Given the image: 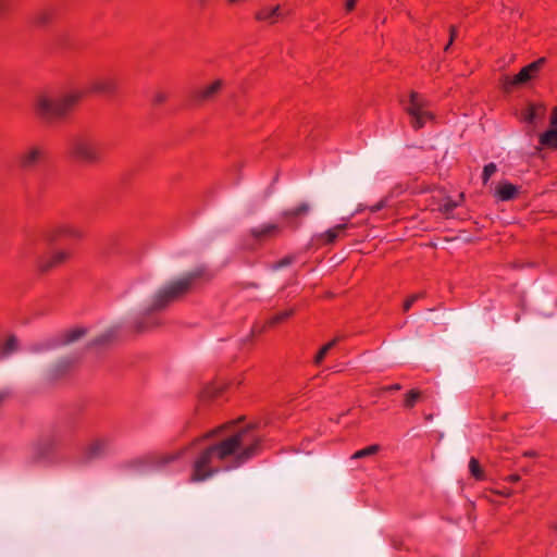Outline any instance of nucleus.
Segmentation results:
<instances>
[{
  "mask_svg": "<svg viewBox=\"0 0 557 557\" xmlns=\"http://www.w3.org/2000/svg\"><path fill=\"white\" fill-rule=\"evenodd\" d=\"M261 450V437L255 428L246 426L207 446L193 463L190 481L201 482L221 471L243 466Z\"/></svg>",
  "mask_w": 557,
  "mask_h": 557,
  "instance_id": "f257e3e1",
  "label": "nucleus"
},
{
  "mask_svg": "<svg viewBox=\"0 0 557 557\" xmlns=\"http://www.w3.org/2000/svg\"><path fill=\"white\" fill-rule=\"evenodd\" d=\"M83 97L81 91H70L59 97L40 95L34 103L36 117L46 125L64 122Z\"/></svg>",
  "mask_w": 557,
  "mask_h": 557,
  "instance_id": "f03ea898",
  "label": "nucleus"
},
{
  "mask_svg": "<svg viewBox=\"0 0 557 557\" xmlns=\"http://www.w3.org/2000/svg\"><path fill=\"white\" fill-rule=\"evenodd\" d=\"M211 275L205 268L185 273L177 280L160 288L152 297V310H164L171 304L182 299L194 290L201 282H208Z\"/></svg>",
  "mask_w": 557,
  "mask_h": 557,
  "instance_id": "7ed1b4c3",
  "label": "nucleus"
},
{
  "mask_svg": "<svg viewBox=\"0 0 557 557\" xmlns=\"http://www.w3.org/2000/svg\"><path fill=\"white\" fill-rule=\"evenodd\" d=\"M67 157L79 164L95 165L104 160V144L90 132L72 135L67 140Z\"/></svg>",
  "mask_w": 557,
  "mask_h": 557,
  "instance_id": "20e7f679",
  "label": "nucleus"
},
{
  "mask_svg": "<svg viewBox=\"0 0 557 557\" xmlns=\"http://www.w3.org/2000/svg\"><path fill=\"white\" fill-rule=\"evenodd\" d=\"M48 148L42 144L26 146L16 157L17 165L22 171L30 172L48 160Z\"/></svg>",
  "mask_w": 557,
  "mask_h": 557,
  "instance_id": "39448f33",
  "label": "nucleus"
},
{
  "mask_svg": "<svg viewBox=\"0 0 557 557\" xmlns=\"http://www.w3.org/2000/svg\"><path fill=\"white\" fill-rule=\"evenodd\" d=\"M428 101L418 92L410 94L409 104L406 108L411 117V126L414 129L422 128L428 122L434 120V114L428 110Z\"/></svg>",
  "mask_w": 557,
  "mask_h": 557,
  "instance_id": "423d86ee",
  "label": "nucleus"
},
{
  "mask_svg": "<svg viewBox=\"0 0 557 557\" xmlns=\"http://www.w3.org/2000/svg\"><path fill=\"white\" fill-rule=\"evenodd\" d=\"M545 61V58H540L523 66L518 74L513 76H504L503 87L505 91H510L513 87L525 84L532 78L536 77Z\"/></svg>",
  "mask_w": 557,
  "mask_h": 557,
  "instance_id": "0eeeda50",
  "label": "nucleus"
},
{
  "mask_svg": "<svg viewBox=\"0 0 557 557\" xmlns=\"http://www.w3.org/2000/svg\"><path fill=\"white\" fill-rule=\"evenodd\" d=\"M159 311L160 310H152L151 301L148 308H146L144 312L133 321L129 330L135 334H144L161 326L163 324V319L158 313Z\"/></svg>",
  "mask_w": 557,
  "mask_h": 557,
  "instance_id": "6e6552de",
  "label": "nucleus"
},
{
  "mask_svg": "<svg viewBox=\"0 0 557 557\" xmlns=\"http://www.w3.org/2000/svg\"><path fill=\"white\" fill-rule=\"evenodd\" d=\"M42 236L48 243H54L62 238L79 240L84 238L85 233L81 227L76 226L75 224L59 223L48 227L42 233Z\"/></svg>",
  "mask_w": 557,
  "mask_h": 557,
  "instance_id": "1a4fd4ad",
  "label": "nucleus"
},
{
  "mask_svg": "<svg viewBox=\"0 0 557 557\" xmlns=\"http://www.w3.org/2000/svg\"><path fill=\"white\" fill-rule=\"evenodd\" d=\"M73 433V425L69 423L58 425L50 438L38 443L35 446L36 458H45L53 450L58 443H61L64 438Z\"/></svg>",
  "mask_w": 557,
  "mask_h": 557,
  "instance_id": "9d476101",
  "label": "nucleus"
},
{
  "mask_svg": "<svg viewBox=\"0 0 557 557\" xmlns=\"http://www.w3.org/2000/svg\"><path fill=\"white\" fill-rule=\"evenodd\" d=\"M70 257L71 253L66 250H55L48 256L38 258L37 268L39 272L46 273L65 263Z\"/></svg>",
  "mask_w": 557,
  "mask_h": 557,
  "instance_id": "9b49d317",
  "label": "nucleus"
},
{
  "mask_svg": "<svg viewBox=\"0 0 557 557\" xmlns=\"http://www.w3.org/2000/svg\"><path fill=\"white\" fill-rule=\"evenodd\" d=\"M119 78L115 75L108 74L95 78L90 85L89 90L98 94H114L119 88Z\"/></svg>",
  "mask_w": 557,
  "mask_h": 557,
  "instance_id": "f8f14e48",
  "label": "nucleus"
},
{
  "mask_svg": "<svg viewBox=\"0 0 557 557\" xmlns=\"http://www.w3.org/2000/svg\"><path fill=\"white\" fill-rule=\"evenodd\" d=\"M310 211V206L307 202H302L295 208L284 210L281 213V218L284 220L283 225L292 230H296L299 226L298 219L306 216Z\"/></svg>",
  "mask_w": 557,
  "mask_h": 557,
  "instance_id": "ddd939ff",
  "label": "nucleus"
},
{
  "mask_svg": "<svg viewBox=\"0 0 557 557\" xmlns=\"http://www.w3.org/2000/svg\"><path fill=\"white\" fill-rule=\"evenodd\" d=\"M284 17L282 8L280 4L276 5H263L255 13V20L260 23H267L268 25H274Z\"/></svg>",
  "mask_w": 557,
  "mask_h": 557,
  "instance_id": "4468645a",
  "label": "nucleus"
},
{
  "mask_svg": "<svg viewBox=\"0 0 557 557\" xmlns=\"http://www.w3.org/2000/svg\"><path fill=\"white\" fill-rule=\"evenodd\" d=\"M223 86L224 82L222 79H215L211 84L196 89L193 94V98L197 102L210 101L216 97Z\"/></svg>",
  "mask_w": 557,
  "mask_h": 557,
  "instance_id": "2eb2a0df",
  "label": "nucleus"
},
{
  "mask_svg": "<svg viewBox=\"0 0 557 557\" xmlns=\"http://www.w3.org/2000/svg\"><path fill=\"white\" fill-rule=\"evenodd\" d=\"M284 227L285 226L283 224L267 223L261 226L251 228L250 234L257 240L274 238L281 235Z\"/></svg>",
  "mask_w": 557,
  "mask_h": 557,
  "instance_id": "dca6fc26",
  "label": "nucleus"
},
{
  "mask_svg": "<svg viewBox=\"0 0 557 557\" xmlns=\"http://www.w3.org/2000/svg\"><path fill=\"white\" fill-rule=\"evenodd\" d=\"M519 187L508 181H502L494 190V197L497 201H510L518 197Z\"/></svg>",
  "mask_w": 557,
  "mask_h": 557,
  "instance_id": "f3484780",
  "label": "nucleus"
},
{
  "mask_svg": "<svg viewBox=\"0 0 557 557\" xmlns=\"http://www.w3.org/2000/svg\"><path fill=\"white\" fill-rule=\"evenodd\" d=\"M55 16V10L51 7L42 8L29 16V23L35 27L49 25Z\"/></svg>",
  "mask_w": 557,
  "mask_h": 557,
  "instance_id": "a211bd4d",
  "label": "nucleus"
},
{
  "mask_svg": "<svg viewBox=\"0 0 557 557\" xmlns=\"http://www.w3.org/2000/svg\"><path fill=\"white\" fill-rule=\"evenodd\" d=\"M346 228V223L337 224L325 231L323 234H321L320 238L323 240L325 245L334 244L337 238L345 236Z\"/></svg>",
  "mask_w": 557,
  "mask_h": 557,
  "instance_id": "6ab92c4d",
  "label": "nucleus"
},
{
  "mask_svg": "<svg viewBox=\"0 0 557 557\" xmlns=\"http://www.w3.org/2000/svg\"><path fill=\"white\" fill-rule=\"evenodd\" d=\"M109 445L108 438H97L88 445L86 455L88 458L98 457L108 449Z\"/></svg>",
  "mask_w": 557,
  "mask_h": 557,
  "instance_id": "aec40b11",
  "label": "nucleus"
},
{
  "mask_svg": "<svg viewBox=\"0 0 557 557\" xmlns=\"http://www.w3.org/2000/svg\"><path fill=\"white\" fill-rule=\"evenodd\" d=\"M18 349V341L15 335H10L0 344V359H4Z\"/></svg>",
  "mask_w": 557,
  "mask_h": 557,
  "instance_id": "412c9836",
  "label": "nucleus"
},
{
  "mask_svg": "<svg viewBox=\"0 0 557 557\" xmlns=\"http://www.w3.org/2000/svg\"><path fill=\"white\" fill-rule=\"evenodd\" d=\"M117 335H119V330L116 327L109 329L108 331L102 333L100 336L95 338L90 343V345L91 346H104V345H108V344L112 343L113 341H115Z\"/></svg>",
  "mask_w": 557,
  "mask_h": 557,
  "instance_id": "4be33fe9",
  "label": "nucleus"
},
{
  "mask_svg": "<svg viewBox=\"0 0 557 557\" xmlns=\"http://www.w3.org/2000/svg\"><path fill=\"white\" fill-rule=\"evenodd\" d=\"M294 313H295L294 309H287V310L281 311L278 313L272 315L271 318H269L267 320L263 329L273 327L277 324H281V323L285 322L287 319H289L290 317H293Z\"/></svg>",
  "mask_w": 557,
  "mask_h": 557,
  "instance_id": "5701e85b",
  "label": "nucleus"
},
{
  "mask_svg": "<svg viewBox=\"0 0 557 557\" xmlns=\"http://www.w3.org/2000/svg\"><path fill=\"white\" fill-rule=\"evenodd\" d=\"M557 133L555 129H547L540 135V144L542 146L557 149Z\"/></svg>",
  "mask_w": 557,
  "mask_h": 557,
  "instance_id": "b1692460",
  "label": "nucleus"
},
{
  "mask_svg": "<svg viewBox=\"0 0 557 557\" xmlns=\"http://www.w3.org/2000/svg\"><path fill=\"white\" fill-rule=\"evenodd\" d=\"M422 397V393L417 389V388H412L410 389L408 393L405 394V397H404V408L406 409H412L417 403L421 399Z\"/></svg>",
  "mask_w": 557,
  "mask_h": 557,
  "instance_id": "393cba45",
  "label": "nucleus"
},
{
  "mask_svg": "<svg viewBox=\"0 0 557 557\" xmlns=\"http://www.w3.org/2000/svg\"><path fill=\"white\" fill-rule=\"evenodd\" d=\"M469 471L476 481L485 480V472L481 468L479 460L474 457H471L469 460Z\"/></svg>",
  "mask_w": 557,
  "mask_h": 557,
  "instance_id": "a878e982",
  "label": "nucleus"
},
{
  "mask_svg": "<svg viewBox=\"0 0 557 557\" xmlns=\"http://www.w3.org/2000/svg\"><path fill=\"white\" fill-rule=\"evenodd\" d=\"M85 334H86V329H84V327H75V329L69 330L63 334L62 343L63 344L73 343V342L79 339L81 337H83Z\"/></svg>",
  "mask_w": 557,
  "mask_h": 557,
  "instance_id": "bb28decb",
  "label": "nucleus"
},
{
  "mask_svg": "<svg viewBox=\"0 0 557 557\" xmlns=\"http://www.w3.org/2000/svg\"><path fill=\"white\" fill-rule=\"evenodd\" d=\"M380 448L381 447L377 444H373V445L367 446V447H364L362 449H359L356 453H354L351 458L352 459H361V458H366V457L375 455L376 453H379Z\"/></svg>",
  "mask_w": 557,
  "mask_h": 557,
  "instance_id": "cd10ccee",
  "label": "nucleus"
},
{
  "mask_svg": "<svg viewBox=\"0 0 557 557\" xmlns=\"http://www.w3.org/2000/svg\"><path fill=\"white\" fill-rule=\"evenodd\" d=\"M336 344V339H333L329 343H326L325 345H323L319 351L317 352L315 357H314V363L315 364H320L323 359L325 358L326 354L330 351L331 348L334 347V345Z\"/></svg>",
  "mask_w": 557,
  "mask_h": 557,
  "instance_id": "c85d7f7f",
  "label": "nucleus"
},
{
  "mask_svg": "<svg viewBox=\"0 0 557 557\" xmlns=\"http://www.w3.org/2000/svg\"><path fill=\"white\" fill-rule=\"evenodd\" d=\"M497 171V166L495 163L491 162L484 165L482 173V182L483 184H487L492 175H494Z\"/></svg>",
  "mask_w": 557,
  "mask_h": 557,
  "instance_id": "c756f323",
  "label": "nucleus"
},
{
  "mask_svg": "<svg viewBox=\"0 0 557 557\" xmlns=\"http://www.w3.org/2000/svg\"><path fill=\"white\" fill-rule=\"evenodd\" d=\"M457 207L458 202L451 199H447L441 205L440 211L446 216H448Z\"/></svg>",
  "mask_w": 557,
  "mask_h": 557,
  "instance_id": "7c9ffc66",
  "label": "nucleus"
},
{
  "mask_svg": "<svg viewBox=\"0 0 557 557\" xmlns=\"http://www.w3.org/2000/svg\"><path fill=\"white\" fill-rule=\"evenodd\" d=\"M541 108L534 106V104H530L527 110H525V113H524V120L529 123H533L536 119V115H537V110H540Z\"/></svg>",
  "mask_w": 557,
  "mask_h": 557,
  "instance_id": "2f4dec72",
  "label": "nucleus"
},
{
  "mask_svg": "<svg viewBox=\"0 0 557 557\" xmlns=\"http://www.w3.org/2000/svg\"><path fill=\"white\" fill-rule=\"evenodd\" d=\"M294 261H295V257L286 256V257L280 259L278 261H276L275 263H273L272 269L280 270L284 267L290 265Z\"/></svg>",
  "mask_w": 557,
  "mask_h": 557,
  "instance_id": "473e14b6",
  "label": "nucleus"
},
{
  "mask_svg": "<svg viewBox=\"0 0 557 557\" xmlns=\"http://www.w3.org/2000/svg\"><path fill=\"white\" fill-rule=\"evenodd\" d=\"M424 296L423 293H419V294H413L411 296H409L405 301H404V311L407 312L411 307L412 305L419 299V298H422Z\"/></svg>",
  "mask_w": 557,
  "mask_h": 557,
  "instance_id": "72a5a7b5",
  "label": "nucleus"
},
{
  "mask_svg": "<svg viewBox=\"0 0 557 557\" xmlns=\"http://www.w3.org/2000/svg\"><path fill=\"white\" fill-rule=\"evenodd\" d=\"M226 428H227V425H226V424L221 425V426H219V428H215V429H213V430H211V431L207 432L203 436H201V437L197 438V440H196V442H200V441H202V440L211 438V437H213V436L218 435L219 433H221L222 431H224Z\"/></svg>",
  "mask_w": 557,
  "mask_h": 557,
  "instance_id": "f704fd0d",
  "label": "nucleus"
},
{
  "mask_svg": "<svg viewBox=\"0 0 557 557\" xmlns=\"http://www.w3.org/2000/svg\"><path fill=\"white\" fill-rule=\"evenodd\" d=\"M13 5V0H0V16L8 14Z\"/></svg>",
  "mask_w": 557,
  "mask_h": 557,
  "instance_id": "c9c22d12",
  "label": "nucleus"
},
{
  "mask_svg": "<svg viewBox=\"0 0 557 557\" xmlns=\"http://www.w3.org/2000/svg\"><path fill=\"white\" fill-rule=\"evenodd\" d=\"M168 100V94L164 91H157L152 97V103L154 106H160Z\"/></svg>",
  "mask_w": 557,
  "mask_h": 557,
  "instance_id": "e433bc0d",
  "label": "nucleus"
},
{
  "mask_svg": "<svg viewBox=\"0 0 557 557\" xmlns=\"http://www.w3.org/2000/svg\"><path fill=\"white\" fill-rule=\"evenodd\" d=\"M401 385L399 383H395V384H391V385H385V386H382L380 388V394L382 393H391V392H397V391H400L401 389Z\"/></svg>",
  "mask_w": 557,
  "mask_h": 557,
  "instance_id": "4c0bfd02",
  "label": "nucleus"
},
{
  "mask_svg": "<svg viewBox=\"0 0 557 557\" xmlns=\"http://www.w3.org/2000/svg\"><path fill=\"white\" fill-rule=\"evenodd\" d=\"M386 207V200L382 199L373 206L369 207V211L375 213Z\"/></svg>",
  "mask_w": 557,
  "mask_h": 557,
  "instance_id": "58836bf2",
  "label": "nucleus"
},
{
  "mask_svg": "<svg viewBox=\"0 0 557 557\" xmlns=\"http://www.w3.org/2000/svg\"><path fill=\"white\" fill-rule=\"evenodd\" d=\"M456 35H457V29H456V27H455V26H453V25H451V26L449 27V41H448V44L446 45L445 50H448V48H449V46L451 45V42L454 41V39H455Z\"/></svg>",
  "mask_w": 557,
  "mask_h": 557,
  "instance_id": "ea45409f",
  "label": "nucleus"
},
{
  "mask_svg": "<svg viewBox=\"0 0 557 557\" xmlns=\"http://www.w3.org/2000/svg\"><path fill=\"white\" fill-rule=\"evenodd\" d=\"M549 129H555L557 133V108L553 110L552 116H550V127Z\"/></svg>",
  "mask_w": 557,
  "mask_h": 557,
  "instance_id": "a19ab883",
  "label": "nucleus"
},
{
  "mask_svg": "<svg viewBox=\"0 0 557 557\" xmlns=\"http://www.w3.org/2000/svg\"><path fill=\"white\" fill-rule=\"evenodd\" d=\"M357 0H346L345 9L347 12H351L356 7Z\"/></svg>",
  "mask_w": 557,
  "mask_h": 557,
  "instance_id": "79ce46f5",
  "label": "nucleus"
},
{
  "mask_svg": "<svg viewBox=\"0 0 557 557\" xmlns=\"http://www.w3.org/2000/svg\"><path fill=\"white\" fill-rule=\"evenodd\" d=\"M504 480L509 483H517L520 481V475L519 474H510V475L506 476Z\"/></svg>",
  "mask_w": 557,
  "mask_h": 557,
  "instance_id": "37998d69",
  "label": "nucleus"
},
{
  "mask_svg": "<svg viewBox=\"0 0 557 557\" xmlns=\"http://www.w3.org/2000/svg\"><path fill=\"white\" fill-rule=\"evenodd\" d=\"M522 456L528 457V458H534V457H537V453L535 450H525L522 454Z\"/></svg>",
  "mask_w": 557,
  "mask_h": 557,
  "instance_id": "c03bdc74",
  "label": "nucleus"
},
{
  "mask_svg": "<svg viewBox=\"0 0 557 557\" xmlns=\"http://www.w3.org/2000/svg\"><path fill=\"white\" fill-rule=\"evenodd\" d=\"M196 2L198 3L199 7L205 8L211 2V0H196Z\"/></svg>",
  "mask_w": 557,
  "mask_h": 557,
  "instance_id": "a18cd8bd",
  "label": "nucleus"
},
{
  "mask_svg": "<svg viewBox=\"0 0 557 557\" xmlns=\"http://www.w3.org/2000/svg\"><path fill=\"white\" fill-rule=\"evenodd\" d=\"M498 495H502V496H505V497H508L511 495L510 492H508L507 490L506 491H500V492H496Z\"/></svg>",
  "mask_w": 557,
  "mask_h": 557,
  "instance_id": "49530a36",
  "label": "nucleus"
},
{
  "mask_svg": "<svg viewBox=\"0 0 557 557\" xmlns=\"http://www.w3.org/2000/svg\"><path fill=\"white\" fill-rule=\"evenodd\" d=\"M175 458H176V456L170 455L166 457L165 462H170V461L174 460Z\"/></svg>",
  "mask_w": 557,
  "mask_h": 557,
  "instance_id": "de8ad7c7",
  "label": "nucleus"
},
{
  "mask_svg": "<svg viewBox=\"0 0 557 557\" xmlns=\"http://www.w3.org/2000/svg\"><path fill=\"white\" fill-rule=\"evenodd\" d=\"M248 286L253 287V288H257V287H258V284H257V283H250V284H248Z\"/></svg>",
  "mask_w": 557,
  "mask_h": 557,
  "instance_id": "09e8293b",
  "label": "nucleus"
},
{
  "mask_svg": "<svg viewBox=\"0 0 557 557\" xmlns=\"http://www.w3.org/2000/svg\"><path fill=\"white\" fill-rule=\"evenodd\" d=\"M553 530L557 533V523L553 525Z\"/></svg>",
  "mask_w": 557,
  "mask_h": 557,
  "instance_id": "8fccbe9b",
  "label": "nucleus"
}]
</instances>
